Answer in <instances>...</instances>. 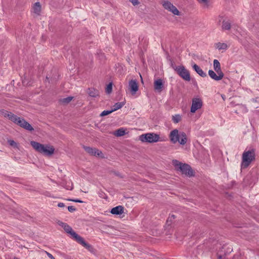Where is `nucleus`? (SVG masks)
Returning <instances> with one entry per match:
<instances>
[{
	"instance_id": "4",
	"label": "nucleus",
	"mask_w": 259,
	"mask_h": 259,
	"mask_svg": "<svg viewBox=\"0 0 259 259\" xmlns=\"http://www.w3.org/2000/svg\"><path fill=\"white\" fill-rule=\"evenodd\" d=\"M173 164L178 170L181 171L182 174L188 177H192L194 175V172L191 166L188 164L182 163L177 160H174Z\"/></svg>"
},
{
	"instance_id": "15",
	"label": "nucleus",
	"mask_w": 259,
	"mask_h": 259,
	"mask_svg": "<svg viewBox=\"0 0 259 259\" xmlns=\"http://www.w3.org/2000/svg\"><path fill=\"white\" fill-rule=\"evenodd\" d=\"M110 212L115 215L121 214L124 212V207L121 205H118L112 208Z\"/></svg>"
},
{
	"instance_id": "9",
	"label": "nucleus",
	"mask_w": 259,
	"mask_h": 259,
	"mask_svg": "<svg viewBox=\"0 0 259 259\" xmlns=\"http://www.w3.org/2000/svg\"><path fill=\"white\" fill-rule=\"evenodd\" d=\"M83 149L87 152H88L91 155L99 157L102 156V152L96 148H93L88 146H83Z\"/></svg>"
},
{
	"instance_id": "6",
	"label": "nucleus",
	"mask_w": 259,
	"mask_h": 259,
	"mask_svg": "<svg viewBox=\"0 0 259 259\" xmlns=\"http://www.w3.org/2000/svg\"><path fill=\"white\" fill-rule=\"evenodd\" d=\"M140 140L143 142L155 143L161 141L159 135L155 133H147L140 136Z\"/></svg>"
},
{
	"instance_id": "27",
	"label": "nucleus",
	"mask_w": 259,
	"mask_h": 259,
	"mask_svg": "<svg viewBox=\"0 0 259 259\" xmlns=\"http://www.w3.org/2000/svg\"><path fill=\"white\" fill-rule=\"evenodd\" d=\"M175 219V215L174 214H171L170 215L168 218L167 219L166 224L168 226H170L171 224L172 223V221Z\"/></svg>"
},
{
	"instance_id": "10",
	"label": "nucleus",
	"mask_w": 259,
	"mask_h": 259,
	"mask_svg": "<svg viewBox=\"0 0 259 259\" xmlns=\"http://www.w3.org/2000/svg\"><path fill=\"white\" fill-rule=\"evenodd\" d=\"M163 6L165 9L171 12L174 15H179V10L170 2L168 1L164 2Z\"/></svg>"
},
{
	"instance_id": "40",
	"label": "nucleus",
	"mask_w": 259,
	"mask_h": 259,
	"mask_svg": "<svg viewBox=\"0 0 259 259\" xmlns=\"http://www.w3.org/2000/svg\"><path fill=\"white\" fill-rule=\"evenodd\" d=\"M126 198H127V199H131V197H126Z\"/></svg>"
},
{
	"instance_id": "16",
	"label": "nucleus",
	"mask_w": 259,
	"mask_h": 259,
	"mask_svg": "<svg viewBox=\"0 0 259 259\" xmlns=\"http://www.w3.org/2000/svg\"><path fill=\"white\" fill-rule=\"evenodd\" d=\"M193 69L198 73L200 76L205 77L207 76V74L204 72L200 67L196 64H194L192 65Z\"/></svg>"
},
{
	"instance_id": "2",
	"label": "nucleus",
	"mask_w": 259,
	"mask_h": 259,
	"mask_svg": "<svg viewBox=\"0 0 259 259\" xmlns=\"http://www.w3.org/2000/svg\"><path fill=\"white\" fill-rule=\"evenodd\" d=\"M30 144L36 151L45 156H51L55 151L54 147L50 145H44L35 141H31Z\"/></svg>"
},
{
	"instance_id": "32",
	"label": "nucleus",
	"mask_w": 259,
	"mask_h": 259,
	"mask_svg": "<svg viewBox=\"0 0 259 259\" xmlns=\"http://www.w3.org/2000/svg\"><path fill=\"white\" fill-rule=\"evenodd\" d=\"M200 3L208 6V0H197Z\"/></svg>"
},
{
	"instance_id": "17",
	"label": "nucleus",
	"mask_w": 259,
	"mask_h": 259,
	"mask_svg": "<svg viewBox=\"0 0 259 259\" xmlns=\"http://www.w3.org/2000/svg\"><path fill=\"white\" fill-rule=\"evenodd\" d=\"M213 69L217 73H222V74H224L221 70L220 63L218 60L214 59L213 60Z\"/></svg>"
},
{
	"instance_id": "23",
	"label": "nucleus",
	"mask_w": 259,
	"mask_h": 259,
	"mask_svg": "<svg viewBox=\"0 0 259 259\" xmlns=\"http://www.w3.org/2000/svg\"><path fill=\"white\" fill-rule=\"evenodd\" d=\"M182 117L180 114H176L173 115L172 117V120L175 123H178L179 121H180Z\"/></svg>"
},
{
	"instance_id": "14",
	"label": "nucleus",
	"mask_w": 259,
	"mask_h": 259,
	"mask_svg": "<svg viewBox=\"0 0 259 259\" xmlns=\"http://www.w3.org/2000/svg\"><path fill=\"white\" fill-rule=\"evenodd\" d=\"M218 75L215 73L214 71L212 70H209L208 71V75L212 79L219 81L221 80L224 76V74H222V73H217Z\"/></svg>"
},
{
	"instance_id": "26",
	"label": "nucleus",
	"mask_w": 259,
	"mask_h": 259,
	"mask_svg": "<svg viewBox=\"0 0 259 259\" xmlns=\"http://www.w3.org/2000/svg\"><path fill=\"white\" fill-rule=\"evenodd\" d=\"M20 119H21L20 117L17 116V115H16L14 114L12 118H11L10 120L11 121H12L14 123L17 124L18 123L19 120H20Z\"/></svg>"
},
{
	"instance_id": "36",
	"label": "nucleus",
	"mask_w": 259,
	"mask_h": 259,
	"mask_svg": "<svg viewBox=\"0 0 259 259\" xmlns=\"http://www.w3.org/2000/svg\"><path fill=\"white\" fill-rule=\"evenodd\" d=\"M69 200L75 202H79V203H82L83 201L79 200V199H70Z\"/></svg>"
},
{
	"instance_id": "13",
	"label": "nucleus",
	"mask_w": 259,
	"mask_h": 259,
	"mask_svg": "<svg viewBox=\"0 0 259 259\" xmlns=\"http://www.w3.org/2000/svg\"><path fill=\"white\" fill-rule=\"evenodd\" d=\"M129 89L132 95L135 94L138 90V85L136 80H131L128 82Z\"/></svg>"
},
{
	"instance_id": "7",
	"label": "nucleus",
	"mask_w": 259,
	"mask_h": 259,
	"mask_svg": "<svg viewBox=\"0 0 259 259\" xmlns=\"http://www.w3.org/2000/svg\"><path fill=\"white\" fill-rule=\"evenodd\" d=\"M174 69L184 80L189 81L191 80L190 72L184 66H175Z\"/></svg>"
},
{
	"instance_id": "31",
	"label": "nucleus",
	"mask_w": 259,
	"mask_h": 259,
	"mask_svg": "<svg viewBox=\"0 0 259 259\" xmlns=\"http://www.w3.org/2000/svg\"><path fill=\"white\" fill-rule=\"evenodd\" d=\"M112 112H113V111H112V110H104L101 114H100V116H106V115H107L110 113H111Z\"/></svg>"
},
{
	"instance_id": "25",
	"label": "nucleus",
	"mask_w": 259,
	"mask_h": 259,
	"mask_svg": "<svg viewBox=\"0 0 259 259\" xmlns=\"http://www.w3.org/2000/svg\"><path fill=\"white\" fill-rule=\"evenodd\" d=\"M125 134V131L122 128H120L115 131V135L117 137H120L124 135Z\"/></svg>"
},
{
	"instance_id": "30",
	"label": "nucleus",
	"mask_w": 259,
	"mask_h": 259,
	"mask_svg": "<svg viewBox=\"0 0 259 259\" xmlns=\"http://www.w3.org/2000/svg\"><path fill=\"white\" fill-rule=\"evenodd\" d=\"M13 115H14L13 113H12V112H8V111H6L4 114V116L5 117H8L10 120L11 118H12Z\"/></svg>"
},
{
	"instance_id": "29",
	"label": "nucleus",
	"mask_w": 259,
	"mask_h": 259,
	"mask_svg": "<svg viewBox=\"0 0 259 259\" xmlns=\"http://www.w3.org/2000/svg\"><path fill=\"white\" fill-rule=\"evenodd\" d=\"M112 90V83H110L109 84H108V85H107V87L106 89V92L107 94H110L111 93Z\"/></svg>"
},
{
	"instance_id": "28",
	"label": "nucleus",
	"mask_w": 259,
	"mask_h": 259,
	"mask_svg": "<svg viewBox=\"0 0 259 259\" xmlns=\"http://www.w3.org/2000/svg\"><path fill=\"white\" fill-rule=\"evenodd\" d=\"M73 99L72 97H68L67 98H63L61 100V102L64 104L69 103Z\"/></svg>"
},
{
	"instance_id": "18",
	"label": "nucleus",
	"mask_w": 259,
	"mask_h": 259,
	"mask_svg": "<svg viewBox=\"0 0 259 259\" xmlns=\"http://www.w3.org/2000/svg\"><path fill=\"white\" fill-rule=\"evenodd\" d=\"M163 86V84L161 79H158L155 81L154 89L155 90L160 92L162 90Z\"/></svg>"
},
{
	"instance_id": "24",
	"label": "nucleus",
	"mask_w": 259,
	"mask_h": 259,
	"mask_svg": "<svg viewBox=\"0 0 259 259\" xmlns=\"http://www.w3.org/2000/svg\"><path fill=\"white\" fill-rule=\"evenodd\" d=\"M222 28L224 30H229L231 28V24L228 21L223 22Z\"/></svg>"
},
{
	"instance_id": "8",
	"label": "nucleus",
	"mask_w": 259,
	"mask_h": 259,
	"mask_svg": "<svg viewBox=\"0 0 259 259\" xmlns=\"http://www.w3.org/2000/svg\"><path fill=\"white\" fill-rule=\"evenodd\" d=\"M202 105L203 102L200 98H194L192 101L191 112L195 113L198 109H200Z\"/></svg>"
},
{
	"instance_id": "1",
	"label": "nucleus",
	"mask_w": 259,
	"mask_h": 259,
	"mask_svg": "<svg viewBox=\"0 0 259 259\" xmlns=\"http://www.w3.org/2000/svg\"><path fill=\"white\" fill-rule=\"evenodd\" d=\"M57 224L62 227L64 231L67 234H69L73 239L82 245L85 248L88 249L90 250L92 248V246L86 243L83 238L76 234V232L73 230L72 228L67 224L60 221H58Z\"/></svg>"
},
{
	"instance_id": "34",
	"label": "nucleus",
	"mask_w": 259,
	"mask_h": 259,
	"mask_svg": "<svg viewBox=\"0 0 259 259\" xmlns=\"http://www.w3.org/2000/svg\"><path fill=\"white\" fill-rule=\"evenodd\" d=\"M68 210L70 212H73L76 210V209L73 206H69L68 207Z\"/></svg>"
},
{
	"instance_id": "12",
	"label": "nucleus",
	"mask_w": 259,
	"mask_h": 259,
	"mask_svg": "<svg viewBox=\"0 0 259 259\" xmlns=\"http://www.w3.org/2000/svg\"><path fill=\"white\" fill-rule=\"evenodd\" d=\"M17 124L29 131H32L34 130L31 125L23 118H21Z\"/></svg>"
},
{
	"instance_id": "39",
	"label": "nucleus",
	"mask_w": 259,
	"mask_h": 259,
	"mask_svg": "<svg viewBox=\"0 0 259 259\" xmlns=\"http://www.w3.org/2000/svg\"><path fill=\"white\" fill-rule=\"evenodd\" d=\"M171 67L174 69V67H175V66H176V65H174V64H173V63H171Z\"/></svg>"
},
{
	"instance_id": "37",
	"label": "nucleus",
	"mask_w": 259,
	"mask_h": 259,
	"mask_svg": "<svg viewBox=\"0 0 259 259\" xmlns=\"http://www.w3.org/2000/svg\"><path fill=\"white\" fill-rule=\"evenodd\" d=\"M58 207H63L65 206V205L63 203H59L58 204Z\"/></svg>"
},
{
	"instance_id": "11",
	"label": "nucleus",
	"mask_w": 259,
	"mask_h": 259,
	"mask_svg": "<svg viewBox=\"0 0 259 259\" xmlns=\"http://www.w3.org/2000/svg\"><path fill=\"white\" fill-rule=\"evenodd\" d=\"M257 181L256 177L253 176L252 174L248 175L244 179L243 182L245 185L247 186H251L254 185Z\"/></svg>"
},
{
	"instance_id": "21",
	"label": "nucleus",
	"mask_w": 259,
	"mask_h": 259,
	"mask_svg": "<svg viewBox=\"0 0 259 259\" xmlns=\"http://www.w3.org/2000/svg\"><path fill=\"white\" fill-rule=\"evenodd\" d=\"M124 105V103L123 102H117L114 105L113 108L112 109V111L114 112L118 109H119L122 107Z\"/></svg>"
},
{
	"instance_id": "19",
	"label": "nucleus",
	"mask_w": 259,
	"mask_h": 259,
	"mask_svg": "<svg viewBox=\"0 0 259 259\" xmlns=\"http://www.w3.org/2000/svg\"><path fill=\"white\" fill-rule=\"evenodd\" d=\"M33 11L36 15H39L40 14L41 12V5L39 2H36L34 4Z\"/></svg>"
},
{
	"instance_id": "20",
	"label": "nucleus",
	"mask_w": 259,
	"mask_h": 259,
	"mask_svg": "<svg viewBox=\"0 0 259 259\" xmlns=\"http://www.w3.org/2000/svg\"><path fill=\"white\" fill-rule=\"evenodd\" d=\"M88 94L90 96L95 98L99 95V91L95 89H89Z\"/></svg>"
},
{
	"instance_id": "5",
	"label": "nucleus",
	"mask_w": 259,
	"mask_h": 259,
	"mask_svg": "<svg viewBox=\"0 0 259 259\" xmlns=\"http://www.w3.org/2000/svg\"><path fill=\"white\" fill-rule=\"evenodd\" d=\"M255 150L253 149L247 151H245L242 154V168L247 167L250 163L255 159Z\"/></svg>"
},
{
	"instance_id": "41",
	"label": "nucleus",
	"mask_w": 259,
	"mask_h": 259,
	"mask_svg": "<svg viewBox=\"0 0 259 259\" xmlns=\"http://www.w3.org/2000/svg\"><path fill=\"white\" fill-rule=\"evenodd\" d=\"M14 259H19V258H17V257H14Z\"/></svg>"
},
{
	"instance_id": "3",
	"label": "nucleus",
	"mask_w": 259,
	"mask_h": 259,
	"mask_svg": "<svg viewBox=\"0 0 259 259\" xmlns=\"http://www.w3.org/2000/svg\"><path fill=\"white\" fill-rule=\"evenodd\" d=\"M171 142L176 144L179 142L180 144L184 145L187 142L186 134L184 132H179L177 129H174L170 132L169 136Z\"/></svg>"
},
{
	"instance_id": "22",
	"label": "nucleus",
	"mask_w": 259,
	"mask_h": 259,
	"mask_svg": "<svg viewBox=\"0 0 259 259\" xmlns=\"http://www.w3.org/2000/svg\"><path fill=\"white\" fill-rule=\"evenodd\" d=\"M216 48L219 50H226L227 49V45L225 43L218 42L215 44Z\"/></svg>"
},
{
	"instance_id": "42",
	"label": "nucleus",
	"mask_w": 259,
	"mask_h": 259,
	"mask_svg": "<svg viewBox=\"0 0 259 259\" xmlns=\"http://www.w3.org/2000/svg\"><path fill=\"white\" fill-rule=\"evenodd\" d=\"M46 79H48V76L46 77Z\"/></svg>"
},
{
	"instance_id": "35",
	"label": "nucleus",
	"mask_w": 259,
	"mask_h": 259,
	"mask_svg": "<svg viewBox=\"0 0 259 259\" xmlns=\"http://www.w3.org/2000/svg\"><path fill=\"white\" fill-rule=\"evenodd\" d=\"M9 144L12 146H15L16 145V143L13 140H9Z\"/></svg>"
},
{
	"instance_id": "38",
	"label": "nucleus",
	"mask_w": 259,
	"mask_h": 259,
	"mask_svg": "<svg viewBox=\"0 0 259 259\" xmlns=\"http://www.w3.org/2000/svg\"><path fill=\"white\" fill-rule=\"evenodd\" d=\"M48 255L51 259H55L54 257L50 253H48Z\"/></svg>"
},
{
	"instance_id": "33",
	"label": "nucleus",
	"mask_w": 259,
	"mask_h": 259,
	"mask_svg": "<svg viewBox=\"0 0 259 259\" xmlns=\"http://www.w3.org/2000/svg\"><path fill=\"white\" fill-rule=\"evenodd\" d=\"M134 6L138 5L139 4L138 0H129Z\"/></svg>"
}]
</instances>
